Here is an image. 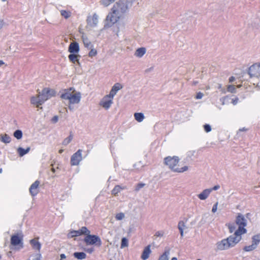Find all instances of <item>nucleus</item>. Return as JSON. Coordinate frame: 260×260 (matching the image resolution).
<instances>
[{
    "label": "nucleus",
    "mask_w": 260,
    "mask_h": 260,
    "mask_svg": "<svg viewBox=\"0 0 260 260\" xmlns=\"http://www.w3.org/2000/svg\"><path fill=\"white\" fill-rule=\"evenodd\" d=\"M235 80V78L233 76H232L229 78V82H233Z\"/></svg>",
    "instance_id": "obj_53"
},
{
    "label": "nucleus",
    "mask_w": 260,
    "mask_h": 260,
    "mask_svg": "<svg viewBox=\"0 0 260 260\" xmlns=\"http://www.w3.org/2000/svg\"><path fill=\"white\" fill-rule=\"evenodd\" d=\"M79 45L76 42H72L69 47L68 51L71 53L76 54L79 51Z\"/></svg>",
    "instance_id": "obj_16"
},
{
    "label": "nucleus",
    "mask_w": 260,
    "mask_h": 260,
    "mask_svg": "<svg viewBox=\"0 0 260 260\" xmlns=\"http://www.w3.org/2000/svg\"><path fill=\"white\" fill-rule=\"evenodd\" d=\"M30 148L29 147H27L26 149H24L22 147H19L17 149V152L20 156H23L25 154H27L30 150Z\"/></svg>",
    "instance_id": "obj_22"
},
{
    "label": "nucleus",
    "mask_w": 260,
    "mask_h": 260,
    "mask_svg": "<svg viewBox=\"0 0 260 260\" xmlns=\"http://www.w3.org/2000/svg\"><path fill=\"white\" fill-rule=\"evenodd\" d=\"M152 70H153V67H151L150 68H148V69H147L146 70H145V73H148V72L151 71Z\"/></svg>",
    "instance_id": "obj_54"
},
{
    "label": "nucleus",
    "mask_w": 260,
    "mask_h": 260,
    "mask_svg": "<svg viewBox=\"0 0 260 260\" xmlns=\"http://www.w3.org/2000/svg\"><path fill=\"white\" fill-rule=\"evenodd\" d=\"M41 254H39L37 257L34 259L33 260H41Z\"/></svg>",
    "instance_id": "obj_57"
},
{
    "label": "nucleus",
    "mask_w": 260,
    "mask_h": 260,
    "mask_svg": "<svg viewBox=\"0 0 260 260\" xmlns=\"http://www.w3.org/2000/svg\"><path fill=\"white\" fill-rule=\"evenodd\" d=\"M73 255L78 259H83L86 257V253L83 252H75L73 253Z\"/></svg>",
    "instance_id": "obj_24"
},
{
    "label": "nucleus",
    "mask_w": 260,
    "mask_h": 260,
    "mask_svg": "<svg viewBox=\"0 0 260 260\" xmlns=\"http://www.w3.org/2000/svg\"><path fill=\"white\" fill-rule=\"evenodd\" d=\"M60 14L62 16L66 19L68 18L70 16V12L66 10H61L60 11Z\"/></svg>",
    "instance_id": "obj_35"
},
{
    "label": "nucleus",
    "mask_w": 260,
    "mask_h": 260,
    "mask_svg": "<svg viewBox=\"0 0 260 260\" xmlns=\"http://www.w3.org/2000/svg\"><path fill=\"white\" fill-rule=\"evenodd\" d=\"M112 13H109L106 17V22L105 24L104 27H109L112 26L114 23L117 22L121 17V15L112 10Z\"/></svg>",
    "instance_id": "obj_6"
},
{
    "label": "nucleus",
    "mask_w": 260,
    "mask_h": 260,
    "mask_svg": "<svg viewBox=\"0 0 260 260\" xmlns=\"http://www.w3.org/2000/svg\"><path fill=\"white\" fill-rule=\"evenodd\" d=\"M93 250H94L93 248H88L87 250H86V251L89 253H91L93 251Z\"/></svg>",
    "instance_id": "obj_50"
},
{
    "label": "nucleus",
    "mask_w": 260,
    "mask_h": 260,
    "mask_svg": "<svg viewBox=\"0 0 260 260\" xmlns=\"http://www.w3.org/2000/svg\"><path fill=\"white\" fill-rule=\"evenodd\" d=\"M179 232L180 233L181 237H183L184 236L183 230H182V229H179Z\"/></svg>",
    "instance_id": "obj_52"
},
{
    "label": "nucleus",
    "mask_w": 260,
    "mask_h": 260,
    "mask_svg": "<svg viewBox=\"0 0 260 260\" xmlns=\"http://www.w3.org/2000/svg\"><path fill=\"white\" fill-rule=\"evenodd\" d=\"M30 103L32 105H35L37 108L42 109V107H40L44 103L42 100L41 96H39V93L37 96H33L30 98Z\"/></svg>",
    "instance_id": "obj_14"
},
{
    "label": "nucleus",
    "mask_w": 260,
    "mask_h": 260,
    "mask_svg": "<svg viewBox=\"0 0 260 260\" xmlns=\"http://www.w3.org/2000/svg\"><path fill=\"white\" fill-rule=\"evenodd\" d=\"M134 116L135 119L138 122H141L144 119V115L142 113H135Z\"/></svg>",
    "instance_id": "obj_28"
},
{
    "label": "nucleus",
    "mask_w": 260,
    "mask_h": 260,
    "mask_svg": "<svg viewBox=\"0 0 260 260\" xmlns=\"http://www.w3.org/2000/svg\"><path fill=\"white\" fill-rule=\"evenodd\" d=\"M179 161V158L177 156H167L164 158V164L168 166L172 171L174 172L182 173L188 170L187 166H184L181 168H175Z\"/></svg>",
    "instance_id": "obj_3"
},
{
    "label": "nucleus",
    "mask_w": 260,
    "mask_h": 260,
    "mask_svg": "<svg viewBox=\"0 0 260 260\" xmlns=\"http://www.w3.org/2000/svg\"><path fill=\"white\" fill-rule=\"evenodd\" d=\"M80 56L79 55H76V54L71 53L68 57L70 61L75 63L76 62H77L78 65H80V62L79 61L78 57Z\"/></svg>",
    "instance_id": "obj_20"
},
{
    "label": "nucleus",
    "mask_w": 260,
    "mask_h": 260,
    "mask_svg": "<svg viewBox=\"0 0 260 260\" xmlns=\"http://www.w3.org/2000/svg\"><path fill=\"white\" fill-rule=\"evenodd\" d=\"M11 244L13 246L20 245L23 248L22 238L19 237L18 234L14 235L11 238Z\"/></svg>",
    "instance_id": "obj_11"
},
{
    "label": "nucleus",
    "mask_w": 260,
    "mask_h": 260,
    "mask_svg": "<svg viewBox=\"0 0 260 260\" xmlns=\"http://www.w3.org/2000/svg\"><path fill=\"white\" fill-rule=\"evenodd\" d=\"M239 101V99L238 98H236L235 99H232V103L233 105H235L238 103Z\"/></svg>",
    "instance_id": "obj_49"
},
{
    "label": "nucleus",
    "mask_w": 260,
    "mask_h": 260,
    "mask_svg": "<svg viewBox=\"0 0 260 260\" xmlns=\"http://www.w3.org/2000/svg\"><path fill=\"white\" fill-rule=\"evenodd\" d=\"M72 104H69V106H68V108L70 110V111H73L74 108H73V107L72 106H71Z\"/></svg>",
    "instance_id": "obj_55"
},
{
    "label": "nucleus",
    "mask_w": 260,
    "mask_h": 260,
    "mask_svg": "<svg viewBox=\"0 0 260 260\" xmlns=\"http://www.w3.org/2000/svg\"><path fill=\"white\" fill-rule=\"evenodd\" d=\"M30 243L33 249L40 250L41 247V243L37 241L36 239H33L30 241Z\"/></svg>",
    "instance_id": "obj_21"
},
{
    "label": "nucleus",
    "mask_w": 260,
    "mask_h": 260,
    "mask_svg": "<svg viewBox=\"0 0 260 260\" xmlns=\"http://www.w3.org/2000/svg\"><path fill=\"white\" fill-rule=\"evenodd\" d=\"M4 64L5 62L3 60H0V67Z\"/></svg>",
    "instance_id": "obj_58"
},
{
    "label": "nucleus",
    "mask_w": 260,
    "mask_h": 260,
    "mask_svg": "<svg viewBox=\"0 0 260 260\" xmlns=\"http://www.w3.org/2000/svg\"><path fill=\"white\" fill-rule=\"evenodd\" d=\"M127 246H128V240L125 237L122 238L121 239V248L127 247Z\"/></svg>",
    "instance_id": "obj_34"
},
{
    "label": "nucleus",
    "mask_w": 260,
    "mask_h": 260,
    "mask_svg": "<svg viewBox=\"0 0 260 260\" xmlns=\"http://www.w3.org/2000/svg\"><path fill=\"white\" fill-rule=\"evenodd\" d=\"M250 77H260V63H256L251 66L248 71Z\"/></svg>",
    "instance_id": "obj_8"
},
{
    "label": "nucleus",
    "mask_w": 260,
    "mask_h": 260,
    "mask_svg": "<svg viewBox=\"0 0 260 260\" xmlns=\"http://www.w3.org/2000/svg\"><path fill=\"white\" fill-rule=\"evenodd\" d=\"M260 242V234L254 235L252 237V243L257 247Z\"/></svg>",
    "instance_id": "obj_25"
},
{
    "label": "nucleus",
    "mask_w": 260,
    "mask_h": 260,
    "mask_svg": "<svg viewBox=\"0 0 260 260\" xmlns=\"http://www.w3.org/2000/svg\"><path fill=\"white\" fill-rule=\"evenodd\" d=\"M203 95H204V94L202 92H199L198 93H197V94L196 96V99H201L203 98Z\"/></svg>",
    "instance_id": "obj_44"
},
{
    "label": "nucleus",
    "mask_w": 260,
    "mask_h": 260,
    "mask_svg": "<svg viewBox=\"0 0 260 260\" xmlns=\"http://www.w3.org/2000/svg\"><path fill=\"white\" fill-rule=\"evenodd\" d=\"M112 104L113 99L109 96L108 95H106L101 101L100 105L107 110L110 108Z\"/></svg>",
    "instance_id": "obj_10"
},
{
    "label": "nucleus",
    "mask_w": 260,
    "mask_h": 260,
    "mask_svg": "<svg viewBox=\"0 0 260 260\" xmlns=\"http://www.w3.org/2000/svg\"><path fill=\"white\" fill-rule=\"evenodd\" d=\"M171 260H177V258L175 257H173Z\"/></svg>",
    "instance_id": "obj_63"
},
{
    "label": "nucleus",
    "mask_w": 260,
    "mask_h": 260,
    "mask_svg": "<svg viewBox=\"0 0 260 260\" xmlns=\"http://www.w3.org/2000/svg\"><path fill=\"white\" fill-rule=\"evenodd\" d=\"M83 43L86 47H89L91 46V42L88 40L87 39L83 40Z\"/></svg>",
    "instance_id": "obj_43"
},
{
    "label": "nucleus",
    "mask_w": 260,
    "mask_h": 260,
    "mask_svg": "<svg viewBox=\"0 0 260 260\" xmlns=\"http://www.w3.org/2000/svg\"><path fill=\"white\" fill-rule=\"evenodd\" d=\"M39 96H41L42 101L44 103L47 100L55 95L56 92L54 89L49 88H44L41 91L39 89L37 90Z\"/></svg>",
    "instance_id": "obj_5"
},
{
    "label": "nucleus",
    "mask_w": 260,
    "mask_h": 260,
    "mask_svg": "<svg viewBox=\"0 0 260 260\" xmlns=\"http://www.w3.org/2000/svg\"><path fill=\"white\" fill-rule=\"evenodd\" d=\"M58 120V117L57 116H54L51 119V121L53 123H56Z\"/></svg>",
    "instance_id": "obj_48"
},
{
    "label": "nucleus",
    "mask_w": 260,
    "mask_h": 260,
    "mask_svg": "<svg viewBox=\"0 0 260 260\" xmlns=\"http://www.w3.org/2000/svg\"><path fill=\"white\" fill-rule=\"evenodd\" d=\"M81 235V232L80 231V230L77 231H71L68 234V237L69 238H72L74 237H77Z\"/></svg>",
    "instance_id": "obj_26"
},
{
    "label": "nucleus",
    "mask_w": 260,
    "mask_h": 260,
    "mask_svg": "<svg viewBox=\"0 0 260 260\" xmlns=\"http://www.w3.org/2000/svg\"><path fill=\"white\" fill-rule=\"evenodd\" d=\"M219 188H220V186L219 185H215L213 187L211 188H208V189L211 190V192L213 190H218V189H219Z\"/></svg>",
    "instance_id": "obj_47"
},
{
    "label": "nucleus",
    "mask_w": 260,
    "mask_h": 260,
    "mask_svg": "<svg viewBox=\"0 0 260 260\" xmlns=\"http://www.w3.org/2000/svg\"><path fill=\"white\" fill-rule=\"evenodd\" d=\"M1 140L5 143H9L11 141V137L7 134L1 135Z\"/></svg>",
    "instance_id": "obj_27"
},
{
    "label": "nucleus",
    "mask_w": 260,
    "mask_h": 260,
    "mask_svg": "<svg viewBox=\"0 0 260 260\" xmlns=\"http://www.w3.org/2000/svg\"><path fill=\"white\" fill-rule=\"evenodd\" d=\"M98 15L94 13L92 17L88 16L87 19V24L91 27H95L98 23Z\"/></svg>",
    "instance_id": "obj_13"
},
{
    "label": "nucleus",
    "mask_w": 260,
    "mask_h": 260,
    "mask_svg": "<svg viewBox=\"0 0 260 260\" xmlns=\"http://www.w3.org/2000/svg\"><path fill=\"white\" fill-rule=\"evenodd\" d=\"M228 227L230 233H233L236 229V226L234 224H230Z\"/></svg>",
    "instance_id": "obj_42"
},
{
    "label": "nucleus",
    "mask_w": 260,
    "mask_h": 260,
    "mask_svg": "<svg viewBox=\"0 0 260 260\" xmlns=\"http://www.w3.org/2000/svg\"><path fill=\"white\" fill-rule=\"evenodd\" d=\"M60 260H63V259L66 258V256L64 254H61L60 255Z\"/></svg>",
    "instance_id": "obj_51"
},
{
    "label": "nucleus",
    "mask_w": 260,
    "mask_h": 260,
    "mask_svg": "<svg viewBox=\"0 0 260 260\" xmlns=\"http://www.w3.org/2000/svg\"><path fill=\"white\" fill-rule=\"evenodd\" d=\"M80 231L81 232V235H85L87 236L90 234V231L87 229V228L85 226H82L81 229H80Z\"/></svg>",
    "instance_id": "obj_32"
},
{
    "label": "nucleus",
    "mask_w": 260,
    "mask_h": 260,
    "mask_svg": "<svg viewBox=\"0 0 260 260\" xmlns=\"http://www.w3.org/2000/svg\"><path fill=\"white\" fill-rule=\"evenodd\" d=\"M217 206H218V203L216 202L213 206L212 207V212L213 213H215L216 211H217Z\"/></svg>",
    "instance_id": "obj_46"
},
{
    "label": "nucleus",
    "mask_w": 260,
    "mask_h": 260,
    "mask_svg": "<svg viewBox=\"0 0 260 260\" xmlns=\"http://www.w3.org/2000/svg\"><path fill=\"white\" fill-rule=\"evenodd\" d=\"M164 235V232L162 231H157L155 234V236L156 237H162Z\"/></svg>",
    "instance_id": "obj_45"
},
{
    "label": "nucleus",
    "mask_w": 260,
    "mask_h": 260,
    "mask_svg": "<svg viewBox=\"0 0 260 260\" xmlns=\"http://www.w3.org/2000/svg\"><path fill=\"white\" fill-rule=\"evenodd\" d=\"M211 193V190L208 189H204L201 193L198 195V197L201 200H206Z\"/></svg>",
    "instance_id": "obj_18"
},
{
    "label": "nucleus",
    "mask_w": 260,
    "mask_h": 260,
    "mask_svg": "<svg viewBox=\"0 0 260 260\" xmlns=\"http://www.w3.org/2000/svg\"><path fill=\"white\" fill-rule=\"evenodd\" d=\"M150 245H148L146 247H145L143 251L142 254L141 255V258L143 260H146L148 258L149 256V254L151 253V250H150Z\"/></svg>",
    "instance_id": "obj_17"
},
{
    "label": "nucleus",
    "mask_w": 260,
    "mask_h": 260,
    "mask_svg": "<svg viewBox=\"0 0 260 260\" xmlns=\"http://www.w3.org/2000/svg\"><path fill=\"white\" fill-rule=\"evenodd\" d=\"M3 169L2 168L0 169V173H2Z\"/></svg>",
    "instance_id": "obj_64"
},
{
    "label": "nucleus",
    "mask_w": 260,
    "mask_h": 260,
    "mask_svg": "<svg viewBox=\"0 0 260 260\" xmlns=\"http://www.w3.org/2000/svg\"><path fill=\"white\" fill-rule=\"evenodd\" d=\"M40 184V181L39 180H36L29 187V191L32 197L36 196L39 193V186Z\"/></svg>",
    "instance_id": "obj_12"
},
{
    "label": "nucleus",
    "mask_w": 260,
    "mask_h": 260,
    "mask_svg": "<svg viewBox=\"0 0 260 260\" xmlns=\"http://www.w3.org/2000/svg\"><path fill=\"white\" fill-rule=\"evenodd\" d=\"M126 188V186H121L120 185H117L112 190V194L116 196L122 190L125 189Z\"/></svg>",
    "instance_id": "obj_19"
},
{
    "label": "nucleus",
    "mask_w": 260,
    "mask_h": 260,
    "mask_svg": "<svg viewBox=\"0 0 260 260\" xmlns=\"http://www.w3.org/2000/svg\"><path fill=\"white\" fill-rule=\"evenodd\" d=\"M51 171H52V172H53V173H55V169H54L53 167H52V168H51Z\"/></svg>",
    "instance_id": "obj_61"
},
{
    "label": "nucleus",
    "mask_w": 260,
    "mask_h": 260,
    "mask_svg": "<svg viewBox=\"0 0 260 260\" xmlns=\"http://www.w3.org/2000/svg\"><path fill=\"white\" fill-rule=\"evenodd\" d=\"M124 217V214L123 213H119L116 215L115 218L118 220H120L123 219Z\"/></svg>",
    "instance_id": "obj_39"
},
{
    "label": "nucleus",
    "mask_w": 260,
    "mask_h": 260,
    "mask_svg": "<svg viewBox=\"0 0 260 260\" xmlns=\"http://www.w3.org/2000/svg\"><path fill=\"white\" fill-rule=\"evenodd\" d=\"M256 247L252 243L251 245L249 246H246L244 247L243 250L245 251H251L256 249Z\"/></svg>",
    "instance_id": "obj_33"
},
{
    "label": "nucleus",
    "mask_w": 260,
    "mask_h": 260,
    "mask_svg": "<svg viewBox=\"0 0 260 260\" xmlns=\"http://www.w3.org/2000/svg\"><path fill=\"white\" fill-rule=\"evenodd\" d=\"M112 10H114V13L116 12L121 16L125 13L128 10L127 1L126 0H119L113 6Z\"/></svg>",
    "instance_id": "obj_4"
},
{
    "label": "nucleus",
    "mask_w": 260,
    "mask_h": 260,
    "mask_svg": "<svg viewBox=\"0 0 260 260\" xmlns=\"http://www.w3.org/2000/svg\"><path fill=\"white\" fill-rule=\"evenodd\" d=\"M63 149H60V150H59V153L61 154V153H62V152H63Z\"/></svg>",
    "instance_id": "obj_62"
},
{
    "label": "nucleus",
    "mask_w": 260,
    "mask_h": 260,
    "mask_svg": "<svg viewBox=\"0 0 260 260\" xmlns=\"http://www.w3.org/2000/svg\"><path fill=\"white\" fill-rule=\"evenodd\" d=\"M73 138V135L72 134V132H71L70 136L68 137H67V138L64 139V140L63 141L62 145H67L72 140Z\"/></svg>",
    "instance_id": "obj_30"
},
{
    "label": "nucleus",
    "mask_w": 260,
    "mask_h": 260,
    "mask_svg": "<svg viewBox=\"0 0 260 260\" xmlns=\"http://www.w3.org/2000/svg\"><path fill=\"white\" fill-rule=\"evenodd\" d=\"M97 54V51L94 49H92L88 53V56L89 57H92L95 56Z\"/></svg>",
    "instance_id": "obj_40"
},
{
    "label": "nucleus",
    "mask_w": 260,
    "mask_h": 260,
    "mask_svg": "<svg viewBox=\"0 0 260 260\" xmlns=\"http://www.w3.org/2000/svg\"><path fill=\"white\" fill-rule=\"evenodd\" d=\"M84 242L86 245H95L101 246L102 243L100 238L94 235H88L84 238Z\"/></svg>",
    "instance_id": "obj_7"
},
{
    "label": "nucleus",
    "mask_w": 260,
    "mask_h": 260,
    "mask_svg": "<svg viewBox=\"0 0 260 260\" xmlns=\"http://www.w3.org/2000/svg\"><path fill=\"white\" fill-rule=\"evenodd\" d=\"M204 131L206 133H209L211 131V127L208 124H205V125H204Z\"/></svg>",
    "instance_id": "obj_41"
},
{
    "label": "nucleus",
    "mask_w": 260,
    "mask_h": 260,
    "mask_svg": "<svg viewBox=\"0 0 260 260\" xmlns=\"http://www.w3.org/2000/svg\"><path fill=\"white\" fill-rule=\"evenodd\" d=\"M170 254V250H166L164 253L161 255L158 259V260H169L168 256Z\"/></svg>",
    "instance_id": "obj_29"
},
{
    "label": "nucleus",
    "mask_w": 260,
    "mask_h": 260,
    "mask_svg": "<svg viewBox=\"0 0 260 260\" xmlns=\"http://www.w3.org/2000/svg\"><path fill=\"white\" fill-rule=\"evenodd\" d=\"M122 88V86L120 83H116L113 86L109 94L108 95L111 98L113 99V97L116 94L117 92Z\"/></svg>",
    "instance_id": "obj_15"
},
{
    "label": "nucleus",
    "mask_w": 260,
    "mask_h": 260,
    "mask_svg": "<svg viewBox=\"0 0 260 260\" xmlns=\"http://www.w3.org/2000/svg\"><path fill=\"white\" fill-rule=\"evenodd\" d=\"M198 83V81H194L193 82V84L194 85H197Z\"/></svg>",
    "instance_id": "obj_60"
},
{
    "label": "nucleus",
    "mask_w": 260,
    "mask_h": 260,
    "mask_svg": "<svg viewBox=\"0 0 260 260\" xmlns=\"http://www.w3.org/2000/svg\"><path fill=\"white\" fill-rule=\"evenodd\" d=\"M236 223L239 225L238 230L233 235L217 243L216 246L218 250H226L235 246L241 240V235L246 233L247 231L244 228L247 225L246 220L242 214H238Z\"/></svg>",
    "instance_id": "obj_1"
},
{
    "label": "nucleus",
    "mask_w": 260,
    "mask_h": 260,
    "mask_svg": "<svg viewBox=\"0 0 260 260\" xmlns=\"http://www.w3.org/2000/svg\"><path fill=\"white\" fill-rule=\"evenodd\" d=\"M228 91L231 93H235L236 91V89L234 85H230L228 86Z\"/></svg>",
    "instance_id": "obj_36"
},
{
    "label": "nucleus",
    "mask_w": 260,
    "mask_h": 260,
    "mask_svg": "<svg viewBox=\"0 0 260 260\" xmlns=\"http://www.w3.org/2000/svg\"><path fill=\"white\" fill-rule=\"evenodd\" d=\"M146 51L145 48H139L137 49L135 54L137 57H141L145 54Z\"/></svg>",
    "instance_id": "obj_23"
},
{
    "label": "nucleus",
    "mask_w": 260,
    "mask_h": 260,
    "mask_svg": "<svg viewBox=\"0 0 260 260\" xmlns=\"http://www.w3.org/2000/svg\"><path fill=\"white\" fill-rule=\"evenodd\" d=\"M239 131H247V129L245 128V127H243L242 128L239 129Z\"/></svg>",
    "instance_id": "obj_59"
},
{
    "label": "nucleus",
    "mask_w": 260,
    "mask_h": 260,
    "mask_svg": "<svg viewBox=\"0 0 260 260\" xmlns=\"http://www.w3.org/2000/svg\"><path fill=\"white\" fill-rule=\"evenodd\" d=\"M145 185V184L143 183H139L137 184V185L136 186V187L135 189V191H138L139 190H140V189L143 188Z\"/></svg>",
    "instance_id": "obj_37"
},
{
    "label": "nucleus",
    "mask_w": 260,
    "mask_h": 260,
    "mask_svg": "<svg viewBox=\"0 0 260 260\" xmlns=\"http://www.w3.org/2000/svg\"><path fill=\"white\" fill-rule=\"evenodd\" d=\"M4 25V22L3 20H0V29H1Z\"/></svg>",
    "instance_id": "obj_56"
},
{
    "label": "nucleus",
    "mask_w": 260,
    "mask_h": 260,
    "mask_svg": "<svg viewBox=\"0 0 260 260\" xmlns=\"http://www.w3.org/2000/svg\"><path fill=\"white\" fill-rule=\"evenodd\" d=\"M13 135L17 139L19 140L22 137V132L21 130L17 129L14 132Z\"/></svg>",
    "instance_id": "obj_31"
},
{
    "label": "nucleus",
    "mask_w": 260,
    "mask_h": 260,
    "mask_svg": "<svg viewBox=\"0 0 260 260\" xmlns=\"http://www.w3.org/2000/svg\"><path fill=\"white\" fill-rule=\"evenodd\" d=\"M72 89V87L63 89L60 97L61 99L69 100V104H79L81 98V93L80 92H77L73 94L71 92Z\"/></svg>",
    "instance_id": "obj_2"
},
{
    "label": "nucleus",
    "mask_w": 260,
    "mask_h": 260,
    "mask_svg": "<svg viewBox=\"0 0 260 260\" xmlns=\"http://www.w3.org/2000/svg\"><path fill=\"white\" fill-rule=\"evenodd\" d=\"M185 228H186V227L185 223L183 221H180L178 222V229H182V230H183Z\"/></svg>",
    "instance_id": "obj_38"
},
{
    "label": "nucleus",
    "mask_w": 260,
    "mask_h": 260,
    "mask_svg": "<svg viewBox=\"0 0 260 260\" xmlns=\"http://www.w3.org/2000/svg\"><path fill=\"white\" fill-rule=\"evenodd\" d=\"M82 152L81 149H79L71 156V165L72 166H77L79 162L82 160Z\"/></svg>",
    "instance_id": "obj_9"
}]
</instances>
